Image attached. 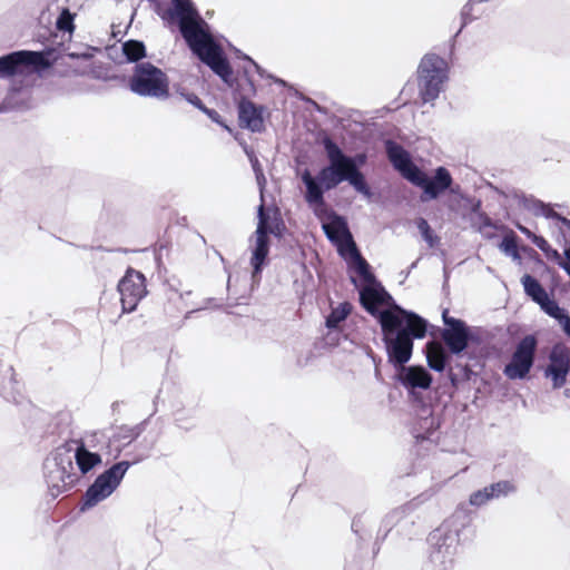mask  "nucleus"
<instances>
[{
  "mask_svg": "<svg viewBox=\"0 0 570 570\" xmlns=\"http://www.w3.org/2000/svg\"><path fill=\"white\" fill-rule=\"evenodd\" d=\"M352 312V304L347 301L338 304L337 307L332 308L330 314L326 316L325 326L328 330H335L338 327L340 323L345 321L350 313Z\"/></svg>",
  "mask_w": 570,
  "mask_h": 570,
  "instance_id": "2f4dec72",
  "label": "nucleus"
},
{
  "mask_svg": "<svg viewBox=\"0 0 570 570\" xmlns=\"http://www.w3.org/2000/svg\"><path fill=\"white\" fill-rule=\"evenodd\" d=\"M564 395L570 399V389L564 390Z\"/></svg>",
  "mask_w": 570,
  "mask_h": 570,
  "instance_id": "0e129e2a",
  "label": "nucleus"
},
{
  "mask_svg": "<svg viewBox=\"0 0 570 570\" xmlns=\"http://www.w3.org/2000/svg\"><path fill=\"white\" fill-rule=\"evenodd\" d=\"M122 53L128 62L140 63V60L146 57L145 43L140 40H128L122 43Z\"/></svg>",
  "mask_w": 570,
  "mask_h": 570,
  "instance_id": "473e14b6",
  "label": "nucleus"
},
{
  "mask_svg": "<svg viewBox=\"0 0 570 570\" xmlns=\"http://www.w3.org/2000/svg\"><path fill=\"white\" fill-rule=\"evenodd\" d=\"M501 249L513 259H520V254L518 249L517 235L511 233L503 237L501 244Z\"/></svg>",
  "mask_w": 570,
  "mask_h": 570,
  "instance_id": "e433bc0d",
  "label": "nucleus"
},
{
  "mask_svg": "<svg viewBox=\"0 0 570 570\" xmlns=\"http://www.w3.org/2000/svg\"><path fill=\"white\" fill-rule=\"evenodd\" d=\"M538 341L534 335H525L517 345L503 374L510 380L525 379L534 363Z\"/></svg>",
  "mask_w": 570,
  "mask_h": 570,
  "instance_id": "ddd939ff",
  "label": "nucleus"
},
{
  "mask_svg": "<svg viewBox=\"0 0 570 570\" xmlns=\"http://www.w3.org/2000/svg\"><path fill=\"white\" fill-rule=\"evenodd\" d=\"M538 305L547 315L554 318L561 325L564 334L570 337V315L567 313V311L549 295Z\"/></svg>",
  "mask_w": 570,
  "mask_h": 570,
  "instance_id": "a878e982",
  "label": "nucleus"
},
{
  "mask_svg": "<svg viewBox=\"0 0 570 570\" xmlns=\"http://www.w3.org/2000/svg\"><path fill=\"white\" fill-rule=\"evenodd\" d=\"M60 448L70 450L71 464L73 465L75 461L82 475L89 473L102 462L101 455L89 451L82 440H68Z\"/></svg>",
  "mask_w": 570,
  "mask_h": 570,
  "instance_id": "4be33fe9",
  "label": "nucleus"
},
{
  "mask_svg": "<svg viewBox=\"0 0 570 570\" xmlns=\"http://www.w3.org/2000/svg\"><path fill=\"white\" fill-rule=\"evenodd\" d=\"M245 153L249 157L250 153H254V151L252 149H248L247 147H245Z\"/></svg>",
  "mask_w": 570,
  "mask_h": 570,
  "instance_id": "e2e57ef3",
  "label": "nucleus"
},
{
  "mask_svg": "<svg viewBox=\"0 0 570 570\" xmlns=\"http://www.w3.org/2000/svg\"><path fill=\"white\" fill-rule=\"evenodd\" d=\"M257 208V227L255 230V246L252 250L250 265L253 267L254 274L261 273L263 267L267 262V256L269 253V234H274L275 236H279V232H276L271 225V215L269 212L265 208L263 203Z\"/></svg>",
  "mask_w": 570,
  "mask_h": 570,
  "instance_id": "f8f14e48",
  "label": "nucleus"
},
{
  "mask_svg": "<svg viewBox=\"0 0 570 570\" xmlns=\"http://www.w3.org/2000/svg\"><path fill=\"white\" fill-rule=\"evenodd\" d=\"M163 19L177 22L179 32L191 53L225 83L233 87V69L222 47L210 32L209 24L199 14L191 0H171Z\"/></svg>",
  "mask_w": 570,
  "mask_h": 570,
  "instance_id": "f03ea898",
  "label": "nucleus"
},
{
  "mask_svg": "<svg viewBox=\"0 0 570 570\" xmlns=\"http://www.w3.org/2000/svg\"><path fill=\"white\" fill-rule=\"evenodd\" d=\"M491 500L507 498L517 492V487L513 481L501 480L487 487Z\"/></svg>",
  "mask_w": 570,
  "mask_h": 570,
  "instance_id": "72a5a7b5",
  "label": "nucleus"
},
{
  "mask_svg": "<svg viewBox=\"0 0 570 570\" xmlns=\"http://www.w3.org/2000/svg\"><path fill=\"white\" fill-rule=\"evenodd\" d=\"M386 156L393 168L413 186L420 188V200L422 203L439 198L445 191L460 194L461 187H453V178L448 168L440 166L435 168L433 176H429L420 168L411 157V154L400 144L392 139L385 141Z\"/></svg>",
  "mask_w": 570,
  "mask_h": 570,
  "instance_id": "7ed1b4c3",
  "label": "nucleus"
},
{
  "mask_svg": "<svg viewBox=\"0 0 570 570\" xmlns=\"http://www.w3.org/2000/svg\"><path fill=\"white\" fill-rule=\"evenodd\" d=\"M321 144L328 163L334 169L360 170V167L366 163L367 157L365 154H355L354 156L344 154L337 142L327 134L321 138Z\"/></svg>",
  "mask_w": 570,
  "mask_h": 570,
  "instance_id": "a211bd4d",
  "label": "nucleus"
},
{
  "mask_svg": "<svg viewBox=\"0 0 570 570\" xmlns=\"http://www.w3.org/2000/svg\"><path fill=\"white\" fill-rule=\"evenodd\" d=\"M361 306L381 326L386 355L393 363L405 362L415 340L426 336L429 322L399 305L381 282L367 283L358 291Z\"/></svg>",
  "mask_w": 570,
  "mask_h": 570,
  "instance_id": "f257e3e1",
  "label": "nucleus"
},
{
  "mask_svg": "<svg viewBox=\"0 0 570 570\" xmlns=\"http://www.w3.org/2000/svg\"><path fill=\"white\" fill-rule=\"evenodd\" d=\"M417 262L419 259H416L415 262H413L410 267L407 268L406 272H402V274L404 275V278L409 277L410 273L412 272V269H414L416 266H417Z\"/></svg>",
  "mask_w": 570,
  "mask_h": 570,
  "instance_id": "6e6d98bb",
  "label": "nucleus"
},
{
  "mask_svg": "<svg viewBox=\"0 0 570 570\" xmlns=\"http://www.w3.org/2000/svg\"><path fill=\"white\" fill-rule=\"evenodd\" d=\"M461 198L464 199L465 202H468L470 204V213H471V217H476L479 216L481 213H483L481 210V207H482V202L481 199H478V198H471V197H468L465 195H461Z\"/></svg>",
  "mask_w": 570,
  "mask_h": 570,
  "instance_id": "09e8293b",
  "label": "nucleus"
},
{
  "mask_svg": "<svg viewBox=\"0 0 570 570\" xmlns=\"http://www.w3.org/2000/svg\"><path fill=\"white\" fill-rule=\"evenodd\" d=\"M471 225L476 228L478 232L484 234L485 228H497V225L488 216L487 213H481L479 216L470 217Z\"/></svg>",
  "mask_w": 570,
  "mask_h": 570,
  "instance_id": "58836bf2",
  "label": "nucleus"
},
{
  "mask_svg": "<svg viewBox=\"0 0 570 570\" xmlns=\"http://www.w3.org/2000/svg\"><path fill=\"white\" fill-rule=\"evenodd\" d=\"M487 0H468V2L463 6L461 10V28L456 32L455 37L465 28L469 23L474 21L478 17L472 13L473 6L475 3L485 2Z\"/></svg>",
  "mask_w": 570,
  "mask_h": 570,
  "instance_id": "c9c22d12",
  "label": "nucleus"
},
{
  "mask_svg": "<svg viewBox=\"0 0 570 570\" xmlns=\"http://www.w3.org/2000/svg\"><path fill=\"white\" fill-rule=\"evenodd\" d=\"M413 347L414 345L412 346L409 358L402 364L393 363L390 357H387L389 363L399 371V382L407 389L410 393H414V390L416 389L428 390L433 381L431 373L423 366H405L412 357Z\"/></svg>",
  "mask_w": 570,
  "mask_h": 570,
  "instance_id": "aec40b11",
  "label": "nucleus"
},
{
  "mask_svg": "<svg viewBox=\"0 0 570 570\" xmlns=\"http://www.w3.org/2000/svg\"><path fill=\"white\" fill-rule=\"evenodd\" d=\"M463 374L466 380H470L471 375L473 374L472 370L466 365L463 367Z\"/></svg>",
  "mask_w": 570,
  "mask_h": 570,
  "instance_id": "13d9d810",
  "label": "nucleus"
},
{
  "mask_svg": "<svg viewBox=\"0 0 570 570\" xmlns=\"http://www.w3.org/2000/svg\"><path fill=\"white\" fill-rule=\"evenodd\" d=\"M249 161H250L252 168H253V170L255 173L257 183L261 186V189H263L264 186H265L266 179H265V176H264V173H263V168H262V166L259 164V160L257 159V157L255 156L254 153H250Z\"/></svg>",
  "mask_w": 570,
  "mask_h": 570,
  "instance_id": "37998d69",
  "label": "nucleus"
},
{
  "mask_svg": "<svg viewBox=\"0 0 570 570\" xmlns=\"http://www.w3.org/2000/svg\"><path fill=\"white\" fill-rule=\"evenodd\" d=\"M244 59H246L255 69V71L262 77V78H271L274 80L275 83H278L281 86H286V82L281 79V78H276L272 75H268L266 73L265 69H263L258 63H256L250 57L248 56H245Z\"/></svg>",
  "mask_w": 570,
  "mask_h": 570,
  "instance_id": "c03bdc74",
  "label": "nucleus"
},
{
  "mask_svg": "<svg viewBox=\"0 0 570 570\" xmlns=\"http://www.w3.org/2000/svg\"><path fill=\"white\" fill-rule=\"evenodd\" d=\"M302 181L306 188L305 200L308 204H322L324 194L337 187L334 168L330 163L321 168L315 177L308 169H305L302 174Z\"/></svg>",
  "mask_w": 570,
  "mask_h": 570,
  "instance_id": "f3484780",
  "label": "nucleus"
},
{
  "mask_svg": "<svg viewBox=\"0 0 570 570\" xmlns=\"http://www.w3.org/2000/svg\"><path fill=\"white\" fill-rule=\"evenodd\" d=\"M147 420L134 426H121L114 435V440L119 442L121 446H126L134 442L145 430Z\"/></svg>",
  "mask_w": 570,
  "mask_h": 570,
  "instance_id": "7c9ffc66",
  "label": "nucleus"
},
{
  "mask_svg": "<svg viewBox=\"0 0 570 570\" xmlns=\"http://www.w3.org/2000/svg\"><path fill=\"white\" fill-rule=\"evenodd\" d=\"M94 47H86L83 50L69 51L67 56L71 59L89 60L94 57Z\"/></svg>",
  "mask_w": 570,
  "mask_h": 570,
  "instance_id": "de8ad7c7",
  "label": "nucleus"
},
{
  "mask_svg": "<svg viewBox=\"0 0 570 570\" xmlns=\"http://www.w3.org/2000/svg\"><path fill=\"white\" fill-rule=\"evenodd\" d=\"M375 377L379 380V381H382V376H381V372H380V368L379 366L376 365L375 366Z\"/></svg>",
  "mask_w": 570,
  "mask_h": 570,
  "instance_id": "052dcab7",
  "label": "nucleus"
},
{
  "mask_svg": "<svg viewBox=\"0 0 570 570\" xmlns=\"http://www.w3.org/2000/svg\"><path fill=\"white\" fill-rule=\"evenodd\" d=\"M307 101L312 102L315 108L321 111V107L317 105V102L313 101L312 99H307Z\"/></svg>",
  "mask_w": 570,
  "mask_h": 570,
  "instance_id": "680f3d73",
  "label": "nucleus"
},
{
  "mask_svg": "<svg viewBox=\"0 0 570 570\" xmlns=\"http://www.w3.org/2000/svg\"><path fill=\"white\" fill-rule=\"evenodd\" d=\"M428 366L435 372H443L451 360L450 352H446L440 344L429 342L425 345Z\"/></svg>",
  "mask_w": 570,
  "mask_h": 570,
  "instance_id": "cd10ccee",
  "label": "nucleus"
},
{
  "mask_svg": "<svg viewBox=\"0 0 570 570\" xmlns=\"http://www.w3.org/2000/svg\"><path fill=\"white\" fill-rule=\"evenodd\" d=\"M75 14L69 9L65 8L61 10L57 18L56 27L58 30L63 32H72L75 29Z\"/></svg>",
  "mask_w": 570,
  "mask_h": 570,
  "instance_id": "f704fd0d",
  "label": "nucleus"
},
{
  "mask_svg": "<svg viewBox=\"0 0 570 570\" xmlns=\"http://www.w3.org/2000/svg\"><path fill=\"white\" fill-rule=\"evenodd\" d=\"M173 417L175 425L185 432L191 431L197 425L196 410L194 407H177L173 412Z\"/></svg>",
  "mask_w": 570,
  "mask_h": 570,
  "instance_id": "c85d7f7f",
  "label": "nucleus"
},
{
  "mask_svg": "<svg viewBox=\"0 0 570 570\" xmlns=\"http://www.w3.org/2000/svg\"><path fill=\"white\" fill-rule=\"evenodd\" d=\"M532 243L548 256L552 255L554 258L560 259V255H559L558 250L552 249L544 237L539 236V235L533 236Z\"/></svg>",
  "mask_w": 570,
  "mask_h": 570,
  "instance_id": "79ce46f5",
  "label": "nucleus"
},
{
  "mask_svg": "<svg viewBox=\"0 0 570 570\" xmlns=\"http://www.w3.org/2000/svg\"><path fill=\"white\" fill-rule=\"evenodd\" d=\"M367 355L373 360V363H374V365H375V366H376V365H377V366L380 365V363H381V361H382V360H381V357H379V356H377V355H376L372 350H370V352H368V354H367Z\"/></svg>",
  "mask_w": 570,
  "mask_h": 570,
  "instance_id": "5fc2aeb1",
  "label": "nucleus"
},
{
  "mask_svg": "<svg viewBox=\"0 0 570 570\" xmlns=\"http://www.w3.org/2000/svg\"><path fill=\"white\" fill-rule=\"evenodd\" d=\"M343 258L353 265L355 272L366 284L376 281L375 275L371 272L370 264L362 256L356 244H353L351 247L347 248L346 257Z\"/></svg>",
  "mask_w": 570,
  "mask_h": 570,
  "instance_id": "bb28decb",
  "label": "nucleus"
},
{
  "mask_svg": "<svg viewBox=\"0 0 570 570\" xmlns=\"http://www.w3.org/2000/svg\"><path fill=\"white\" fill-rule=\"evenodd\" d=\"M336 185L348 181L353 188L365 197H372V190L361 170L334 169Z\"/></svg>",
  "mask_w": 570,
  "mask_h": 570,
  "instance_id": "393cba45",
  "label": "nucleus"
},
{
  "mask_svg": "<svg viewBox=\"0 0 570 570\" xmlns=\"http://www.w3.org/2000/svg\"><path fill=\"white\" fill-rule=\"evenodd\" d=\"M49 52L19 50L0 57V78L30 76L50 68Z\"/></svg>",
  "mask_w": 570,
  "mask_h": 570,
  "instance_id": "9d476101",
  "label": "nucleus"
},
{
  "mask_svg": "<svg viewBox=\"0 0 570 570\" xmlns=\"http://www.w3.org/2000/svg\"><path fill=\"white\" fill-rule=\"evenodd\" d=\"M417 89L422 104H433L444 90L449 79V65L441 56L425 53L419 63Z\"/></svg>",
  "mask_w": 570,
  "mask_h": 570,
  "instance_id": "0eeeda50",
  "label": "nucleus"
},
{
  "mask_svg": "<svg viewBox=\"0 0 570 570\" xmlns=\"http://www.w3.org/2000/svg\"><path fill=\"white\" fill-rule=\"evenodd\" d=\"M243 73H244L245 81L248 86V90H247L248 94L254 95L256 92V88H255L253 79L249 76V71L246 68H244Z\"/></svg>",
  "mask_w": 570,
  "mask_h": 570,
  "instance_id": "3c124183",
  "label": "nucleus"
},
{
  "mask_svg": "<svg viewBox=\"0 0 570 570\" xmlns=\"http://www.w3.org/2000/svg\"><path fill=\"white\" fill-rule=\"evenodd\" d=\"M0 395L7 401L19 403L21 384L16 379L14 368L0 361Z\"/></svg>",
  "mask_w": 570,
  "mask_h": 570,
  "instance_id": "b1692460",
  "label": "nucleus"
},
{
  "mask_svg": "<svg viewBox=\"0 0 570 570\" xmlns=\"http://www.w3.org/2000/svg\"><path fill=\"white\" fill-rule=\"evenodd\" d=\"M442 321L444 328L441 331V338L450 354L460 355L469 347L470 343H481L479 332L468 326L464 321L449 316L448 309L443 311Z\"/></svg>",
  "mask_w": 570,
  "mask_h": 570,
  "instance_id": "9b49d317",
  "label": "nucleus"
},
{
  "mask_svg": "<svg viewBox=\"0 0 570 570\" xmlns=\"http://www.w3.org/2000/svg\"><path fill=\"white\" fill-rule=\"evenodd\" d=\"M567 257H568V259H569V262H570V249H569V250H567ZM563 271H564V272L569 275V277H570V264H569V263H567V264H564V265H563Z\"/></svg>",
  "mask_w": 570,
  "mask_h": 570,
  "instance_id": "4d7b16f0",
  "label": "nucleus"
},
{
  "mask_svg": "<svg viewBox=\"0 0 570 570\" xmlns=\"http://www.w3.org/2000/svg\"><path fill=\"white\" fill-rule=\"evenodd\" d=\"M489 501H491V497L487 487L472 492L469 499L470 504L476 508L487 504Z\"/></svg>",
  "mask_w": 570,
  "mask_h": 570,
  "instance_id": "a19ab883",
  "label": "nucleus"
},
{
  "mask_svg": "<svg viewBox=\"0 0 570 570\" xmlns=\"http://www.w3.org/2000/svg\"><path fill=\"white\" fill-rule=\"evenodd\" d=\"M279 225H283V222L281 219L275 224V228L278 229Z\"/></svg>",
  "mask_w": 570,
  "mask_h": 570,
  "instance_id": "69168bd1",
  "label": "nucleus"
},
{
  "mask_svg": "<svg viewBox=\"0 0 570 570\" xmlns=\"http://www.w3.org/2000/svg\"><path fill=\"white\" fill-rule=\"evenodd\" d=\"M322 228L328 240L336 246L340 256L346 257L347 248L355 242L345 217L336 212H331V219L324 222Z\"/></svg>",
  "mask_w": 570,
  "mask_h": 570,
  "instance_id": "6ab92c4d",
  "label": "nucleus"
},
{
  "mask_svg": "<svg viewBox=\"0 0 570 570\" xmlns=\"http://www.w3.org/2000/svg\"><path fill=\"white\" fill-rule=\"evenodd\" d=\"M202 112L205 114L213 122L230 131L229 127L224 122L222 116L215 109H210L205 106Z\"/></svg>",
  "mask_w": 570,
  "mask_h": 570,
  "instance_id": "49530a36",
  "label": "nucleus"
},
{
  "mask_svg": "<svg viewBox=\"0 0 570 570\" xmlns=\"http://www.w3.org/2000/svg\"><path fill=\"white\" fill-rule=\"evenodd\" d=\"M302 181L306 188L305 200L308 204H322L324 194L337 187L334 168L330 163L321 168L315 177L308 169H305L302 174Z\"/></svg>",
  "mask_w": 570,
  "mask_h": 570,
  "instance_id": "dca6fc26",
  "label": "nucleus"
},
{
  "mask_svg": "<svg viewBox=\"0 0 570 570\" xmlns=\"http://www.w3.org/2000/svg\"><path fill=\"white\" fill-rule=\"evenodd\" d=\"M314 205V214L317 218L323 219L327 218L331 219V212H334L333 209L328 208V206L325 203V199H323L322 204H313Z\"/></svg>",
  "mask_w": 570,
  "mask_h": 570,
  "instance_id": "8fccbe9b",
  "label": "nucleus"
},
{
  "mask_svg": "<svg viewBox=\"0 0 570 570\" xmlns=\"http://www.w3.org/2000/svg\"><path fill=\"white\" fill-rule=\"evenodd\" d=\"M263 111V106L254 104L247 97H242L238 102L239 126L252 132H262L265 128Z\"/></svg>",
  "mask_w": 570,
  "mask_h": 570,
  "instance_id": "5701e85b",
  "label": "nucleus"
},
{
  "mask_svg": "<svg viewBox=\"0 0 570 570\" xmlns=\"http://www.w3.org/2000/svg\"><path fill=\"white\" fill-rule=\"evenodd\" d=\"M117 287L124 313L135 311L138 303L147 294L145 275L131 267L126 271Z\"/></svg>",
  "mask_w": 570,
  "mask_h": 570,
  "instance_id": "2eb2a0df",
  "label": "nucleus"
},
{
  "mask_svg": "<svg viewBox=\"0 0 570 570\" xmlns=\"http://www.w3.org/2000/svg\"><path fill=\"white\" fill-rule=\"evenodd\" d=\"M424 494H421L411 501L392 509L382 519L374 542V553H377L381 544L391 535L392 541L396 546H401L407 541H412L422 534L419 524V514L416 510L423 503Z\"/></svg>",
  "mask_w": 570,
  "mask_h": 570,
  "instance_id": "39448f33",
  "label": "nucleus"
},
{
  "mask_svg": "<svg viewBox=\"0 0 570 570\" xmlns=\"http://www.w3.org/2000/svg\"><path fill=\"white\" fill-rule=\"evenodd\" d=\"M12 106L10 105V98L7 97L2 104H0V112L7 111L11 109Z\"/></svg>",
  "mask_w": 570,
  "mask_h": 570,
  "instance_id": "864d4df0",
  "label": "nucleus"
},
{
  "mask_svg": "<svg viewBox=\"0 0 570 570\" xmlns=\"http://www.w3.org/2000/svg\"><path fill=\"white\" fill-rule=\"evenodd\" d=\"M472 518L464 509H456L428 535V559L423 570H453L461 534L471 525Z\"/></svg>",
  "mask_w": 570,
  "mask_h": 570,
  "instance_id": "20e7f679",
  "label": "nucleus"
},
{
  "mask_svg": "<svg viewBox=\"0 0 570 570\" xmlns=\"http://www.w3.org/2000/svg\"><path fill=\"white\" fill-rule=\"evenodd\" d=\"M128 87L132 94L144 98L167 100L170 97L168 76L149 61L135 65Z\"/></svg>",
  "mask_w": 570,
  "mask_h": 570,
  "instance_id": "1a4fd4ad",
  "label": "nucleus"
},
{
  "mask_svg": "<svg viewBox=\"0 0 570 570\" xmlns=\"http://www.w3.org/2000/svg\"><path fill=\"white\" fill-rule=\"evenodd\" d=\"M351 529L361 541H366L371 537V533L365 529L362 515L353 518Z\"/></svg>",
  "mask_w": 570,
  "mask_h": 570,
  "instance_id": "ea45409f",
  "label": "nucleus"
},
{
  "mask_svg": "<svg viewBox=\"0 0 570 570\" xmlns=\"http://www.w3.org/2000/svg\"><path fill=\"white\" fill-rule=\"evenodd\" d=\"M179 95L187 101L189 102L190 105H193L194 107H196L198 110H203L205 105L204 102L202 101V99L194 92H188V91H185V90H181L179 91Z\"/></svg>",
  "mask_w": 570,
  "mask_h": 570,
  "instance_id": "a18cd8bd",
  "label": "nucleus"
},
{
  "mask_svg": "<svg viewBox=\"0 0 570 570\" xmlns=\"http://www.w3.org/2000/svg\"><path fill=\"white\" fill-rule=\"evenodd\" d=\"M515 199L518 200L519 205L522 206L528 212H531L534 216H543L548 219H552L557 222V227L559 228L560 233L562 234L563 238L570 243V219L562 216L561 214L557 213L551 204H547L538 198H535L532 195H525L523 193L515 194ZM570 249L569 247H566L563 250L566 261H560L558 264L563 269V265L569 263V259L567 257V250Z\"/></svg>",
  "mask_w": 570,
  "mask_h": 570,
  "instance_id": "4468645a",
  "label": "nucleus"
},
{
  "mask_svg": "<svg viewBox=\"0 0 570 570\" xmlns=\"http://www.w3.org/2000/svg\"><path fill=\"white\" fill-rule=\"evenodd\" d=\"M569 372V351L562 345H554L549 354V364L544 370V376L551 379L554 389H560L566 384Z\"/></svg>",
  "mask_w": 570,
  "mask_h": 570,
  "instance_id": "412c9836",
  "label": "nucleus"
},
{
  "mask_svg": "<svg viewBox=\"0 0 570 570\" xmlns=\"http://www.w3.org/2000/svg\"><path fill=\"white\" fill-rule=\"evenodd\" d=\"M69 451L59 445L43 461V478L52 500L70 491L80 480L71 464Z\"/></svg>",
  "mask_w": 570,
  "mask_h": 570,
  "instance_id": "423d86ee",
  "label": "nucleus"
},
{
  "mask_svg": "<svg viewBox=\"0 0 570 570\" xmlns=\"http://www.w3.org/2000/svg\"><path fill=\"white\" fill-rule=\"evenodd\" d=\"M521 283L523 285L524 293L537 304L541 303L548 296L546 288L540 284V282L529 275L524 274L521 278Z\"/></svg>",
  "mask_w": 570,
  "mask_h": 570,
  "instance_id": "c756f323",
  "label": "nucleus"
},
{
  "mask_svg": "<svg viewBox=\"0 0 570 570\" xmlns=\"http://www.w3.org/2000/svg\"><path fill=\"white\" fill-rule=\"evenodd\" d=\"M417 228L423 237V239L433 247L438 242L439 237L433 233L431 226L429 225L428 220L424 218H419L417 220Z\"/></svg>",
  "mask_w": 570,
  "mask_h": 570,
  "instance_id": "4c0bfd02",
  "label": "nucleus"
},
{
  "mask_svg": "<svg viewBox=\"0 0 570 570\" xmlns=\"http://www.w3.org/2000/svg\"><path fill=\"white\" fill-rule=\"evenodd\" d=\"M147 454H140L134 460L119 461L99 474L95 481L88 487L81 499V511L96 507L101 501L109 498L120 485L128 469L146 459Z\"/></svg>",
  "mask_w": 570,
  "mask_h": 570,
  "instance_id": "6e6552de",
  "label": "nucleus"
},
{
  "mask_svg": "<svg viewBox=\"0 0 570 570\" xmlns=\"http://www.w3.org/2000/svg\"><path fill=\"white\" fill-rule=\"evenodd\" d=\"M449 377H450L452 385L455 386L458 384V376L453 372L450 371Z\"/></svg>",
  "mask_w": 570,
  "mask_h": 570,
  "instance_id": "bf43d9fd",
  "label": "nucleus"
},
{
  "mask_svg": "<svg viewBox=\"0 0 570 570\" xmlns=\"http://www.w3.org/2000/svg\"><path fill=\"white\" fill-rule=\"evenodd\" d=\"M515 227L519 229L520 233H522L528 239H530L531 242L533 240V236H537L534 233H532L528 227L521 225V224H515Z\"/></svg>",
  "mask_w": 570,
  "mask_h": 570,
  "instance_id": "603ef678",
  "label": "nucleus"
}]
</instances>
